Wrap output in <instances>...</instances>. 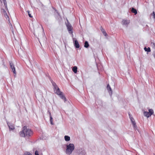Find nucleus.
<instances>
[{"label":"nucleus","mask_w":155,"mask_h":155,"mask_svg":"<svg viewBox=\"0 0 155 155\" xmlns=\"http://www.w3.org/2000/svg\"><path fill=\"white\" fill-rule=\"evenodd\" d=\"M22 131L20 132L19 134L21 137H25V136L29 137L32 135L33 132L30 129L27 128L26 126L22 128Z\"/></svg>","instance_id":"f257e3e1"},{"label":"nucleus","mask_w":155,"mask_h":155,"mask_svg":"<svg viewBox=\"0 0 155 155\" xmlns=\"http://www.w3.org/2000/svg\"><path fill=\"white\" fill-rule=\"evenodd\" d=\"M52 85L54 87V92L58 95L60 97L64 100L65 102L66 101V98L63 95L62 92H61L59 88L58 87L56 84L54 82H52Z\"/></svg>","instance_id":"f03ea898"},{"label":"nucleus","mask_w":155,"mask_h":155,"mask_svg":"<svg viewBox=\"0 0 155 155\" xmlns=\"http://www.w3.org/2000/svg\"><path fill=\"white\" fill-rule=\"evenodd\" d=\"M74 149V145L73 143H70L67 146L66 151V153L69 154H71Z\"/></svg>","instance_id":"7ed1b4c3"},{"label":"nucleus","mask_w":155,"mask_h":155,"mask_svg":"<svg viewBox=\"0 0 155 155\" xmlns=\"http://www.w3.org/2000/svg\"><path fill=\"white\" fill-rule=\"evenodd\" d=\"M153 113V110L152 109H150L149 110L148 112L144 111L143 114L144 116L147 117H150Z\"/></svg>","instance_id":"20e7f679"},{"label":"nucleus","mask_w":155,"mask_h":155,"mask_svg":"<svg viewBox=\"0 0 155 155\" xmlns=\"http://www.w3.org/2000/svg\"><path fill=\"white\" fill-rule=\"evenodd\" d=\"M66 26L69 33L71 34H72L73 27L69 23H68L66 25Z\"/></svg>","instance_id":"39448f33"},{"label":"nucleus","mask_w":155,"mask_h":155,"mask_svg":"<svg viewBox=\"0 0 155 155\" xmlns=\"http://www.w3.org/2000/svg\"><path fill=\"white\" fill-rule=\"evenodd\" d=\"M9 64L10 68L12 69V71L13 72L14 74H16V71L14 64L12 61H9Z\"/></svg>","instance_id":"423d86ee"},{"label":"nucleus","mask_w":155,"mask_h":155,"mask_svg":"<svg viewBox=\"0 0 155 155\" xmlns=\"http://www.w3.org/2000/svg\"><path fill=\"white\" fill-rule=\"evenodd\" d=\"M129 117H130V119L132 123V124H133V125L134 127V128L135 127H136V123L135 122L134 120V119L133 118V117H131V115H130V113H129Z\"/></svg>","instance_id":"0eeeda50"},{"label":"nucleus","mask_w":155,"mask_h":155,"mask_svg":"<svg viewBox=\"0 0 155 155\" xmlns=\"http://www.w3.org/2000/svg\"><path fill=\"white\" fill-rule=\"evenodd\" d=\"M130 22V20L127 19L123 20L122 21V23L123 25H127Z\"/></svg>","instance_id":"6e6552de"},{"label":"nucleus","mask_w":155,"mask_h":155,"mask_svg":"<svg viewBox=\"0 0 155 155\" xmlns=\"http://www.w3.org/2000/svg\"><path fill=\"white\" fill-rule=\"evenodd\" d=\"M74 46L77 48H78L80 47V45L78 41L77 40H75L74 41Z\"/></svg>","instance_id":"1a4fd4ad"},{"label":"nucleus","mask_w":155,"mask_h":155,"mask_svg":"<svg viewBox=\"0 0 155 155\" xmlns=\"http://www.w3.org/2000/svg\"><path fill=\"white\" fill-rule=\"evenodd\" d=\"M1 2L2 3V2H3L5 9L7 10L8 9L7 8V2L6 0H1Z\"/></svg>","instance_id":"9d476101"},{"label":"nucleus","mask_w":155,"mask_h":155,"mask_svg":"<svg viewBox=\"0 0 155 155\" xmlns=\"http://www.w3.org/2000/svg\"><path fill=\"white\" fill-rule=\"evenodd\" d=\"M1 12L3 13V14L4 15V16L6 17H8V16L5 10L4 9H1Z\"/></svg>","instance_id":"9b49d317"},{"label":"nucleus","mask_w":155,"mask_h":155,"mask_svg":"<svg viewBox=\"0 0 155 155\" xmlns=\"http://www.w3.org/2000/svg\"><path fill=\"white\" fill-rule=\"evenodd\" d=\"M77 66H74L72 68V71L75 73H76L77 72Z\"/></svg>","instance_id":"f8f14e48"},{"label":"nucleus","mask_w":155,"mask_h":155,"mask_svg":"<svg viewBox=\"0 0 155 155\" xmlns=\"http://www.w3.org/2000/svg\"><path fill=\"white\" fill-rule=\"evenodd\" d=\"M131 12L134 13L135 15H136L137 14V12L135 9L134 8H132L131 10Z\"/></svg>","instance_id":"ddd939ff"},{"label":"nucleus","mask_w":155,"mask_h":155,"mask_svg":"<svg viewBox=\"0 0 155 155\" xmlns=\"http://www.w3.org/2000/svg\"><path fill=\"white\" fill-rule=\"evenodd\" d=\"M49 113L50 115V121L51 122V124L53 125V118L52 116H51V113L49 112Z\"/></svg>","instance_id":"4468645a"},{"label":"nucleus","mask_w":155,"mask_h":155,"mask_svg":"<svg viewBox=\"0 0 155 155\" xmlns=\"http://www.w3.org/2000/svg\"><path fill=\"white\" fill-rule=\"evenodd\" d=\"M64 139L65 141H69L70 140V137L67 136H64Z\"/></svg>","instance_id":"2eb2a0df"},{"label":"nucleus","mask_w":155,"mask_h":155,"mask_svg":"<svg viewBox=\"0 0 155 155\" xmlns=\"http://www.w3.org/2000/svg\"><path fill=\"white\" fill-rule=\"evenodd\" d=\"M89 44L87 41H85L84 43V47L85 48H87L89 46Z\"/></svg>","instance_id":"dca6fc26"},{"label":"nucleus","mask_w":155,"mask_h":155,"mask_svg":"<svg viewBox=\"0 0 155 155\" xmlns=\"http://www.w3.org/2000/svg\"><path fill=\"white\" fill-rule=\"evenodd\" d=\"M150 45L152 48L155 50V43L154 42H151L150 44Z\"/></svg>","instance_id":"f3484780"},{"label":"nucleus","mask_w":155,"mask_h":155,"mask_svg":"<svg viewBox=\"0 0 155 155\" xmlns=\"http://www.w3.org/2000/svg\"><path fill=\"white\" fill-rule=\"evenodd\" d=\"M144 49L146 51H147V52H150L151 51L149 47H148L147 48L146 47H145L144 48Z\"/></svg>","instance_id":"a211bd4d"},{"label":"nucleus","mask_w":155,"mask_h":155,"mask_svg":"<svg viewBox=\"0 0 155 155\" xmlns=\"http://www.w3.org/2000/svg\"><path fill=\"white\" fill-rule=\"evenodd\" d=\"M107 90L109 91H110L111 92V91H112L111 89L109 84L107 85Z\"/></svg>","instance_id":"6ab92c4d"},{"label":"nucleus","mask_w":155,"mask_h":155,"mask_svg":"<svg viewBox=\"0 0 155 155\" xmlns=\"http://www.w3.org/2000/svg\"><path fill=\"white\" fill-rule=\"evenodd\" d=\"M27 13L28 14V15H29V17L30 18H32L33 17L31 15V14L30 13V11H27Z\"/></svg>","instance_id":"aec40b11"},{"label":"nucleus","mask_w":155,"mask_h":155,"mask_svg":"<svg viewBox=\"0 0 155 155\" xmlns=\"http://www.w3.org/2000/svg\"><path fill=\"white\" fill-rule=\"evenodd\" d=\"M25 155H32L29 152H26L24 153Z\"/></svg>","instance_id":"412c9836"},{"label":"nucleus","mask_w":155,"mask_h":155,"mask_svg":"<svg viewBox=\"0 0 155 155\" xmlns=\"http://www.w3.org/2000/svg\"><path fill=\"white\" fill-rule=\"evenodd\" d=\"M102 33H103V35L106 36L107 35V33H106L105 31H104Z\"/></svg>","instance_id":"4be33fe9"},{"label":"nucleus","mask_w":155,"mask_h":155,"mask_svg":"<svg viewBox=\"0 0 155 155\" xmlns=\"http://www.w3.org/2000/svg\"><path fill=\"white\" fill-rule=\"evenodd\" d=\"M100 29H101V31L102 32H103L104 31H105L104 29V28L102 27H101Z\"/></svg>","instance_id":"5701e85b"},{"label":"nucleus","mask_w":155,"mask_h":155,"mask_svg":"<svg viewBox=\"0 0 155 155\" xmlns=\"http://www.w3.org/2000/svg\"><path fill=\"white\" fill-rule=\"evenodd\" d=\"M153 55L154 57L155 58V52L153 54Z\"/></svg>","instance_id":"b1692460"},{"label":"nucleus","mask_w":155,"mask_h":155,"mask_svg":"<svg viewBox=\"0 0 155 155\" xmlns=\"http://www.w3.org/2000/svg\"><path fill=\"white\" fill-rule=\"evenodd\" d=\"M9 127V129H12V128H11V127Z\"/></svg>","instance_id":"393cba45"},{"label":"nucleus","mask_w":155,"mask_h":155,"mask_svg":"<svg viewBox=\"0 0 155 155\" xmlns=\"http://www.w3.org/2000/svg\"><path fill=\"white\" fill-rule=\"evenodd\" d=\"M42 28L43 30L44 29H43V27H42Z\"/></svg>","instance_id":"a878e982"}]
</instances>
